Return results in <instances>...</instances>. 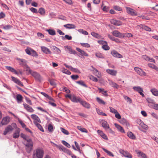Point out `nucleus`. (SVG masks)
Listing matches in <instances>:
<instances>
[{"label":"nucleus","mask_w":158,"mask_h":158,"mask_svg":"<svg viewBox=\"0 0 158 158\" xmlns=\"http://www.w3.org/2000/svg\"><path fill=\"white\" fill-rule=\"evenodd\" d=\"M44 152L42 148H38L36 149L33 154V158H43Z\"/></svg>","instance_id":"1"},{"label":"nucleus","mask_w":158,"mask_h":158,"mask_svg":"<svg viewBox=\"0 0 158 158\" xmlns=\"http://www.w3.org/2000/svg\"><path fill=\"white\" fill-rule=\"evenodd\" d=\"M24 143L26 147V150L27 152L28 153H30L33 147V143L32 140L31 139L29 138L27 139V140H24Z\"/></svg>","instance_id":"2"},{"label":"nucleus","mask_w":158,"mask_h":158,"mask_svg":"<svg viewBox=\"0 0 158 158\" xmlns=\"http://www.w3.org/2000/svg\"><path fill=\"white\" fill-rule=\"evenodd\" d=\"M16 126V124L15 123L12 124L11 125H9L6 127L3 131V134L6 135L7 134H10L11 133L14 129V128Z\"/></svg>","instance_id":"3"},{"label":"nucleus","mask_w":158,"mask_h":158,"mask_svg":"<svg viewBox=\"0 0 158 158\" xmlns=\"http://www.w3.org/2000/svg\"><path fill=\"white\" fill-rule=\"evenodd\" d=\"M28 69L29 73L31 74L36 81H41L42 80V78L39 73L36 72L32 71L31 69Z\"/></svg>","instance_id":"4"},{"label":"nucleus","mask_w":158,"mask_h":158,"mask_svg":"<svg viewBox=\"0 0 158 158\" xmlns=\"http://www.w3.org/2000/svg\"><path fill=\"white\" fill-rule=\"evenodd\" d=\"M134 69L137 73L140 76H145L146 75V73L142 69L139 67H135Z\"/></svg>","instance_id":"5"},{"label":"nucleus","mask_w":158,"mask_h":158,"mask_svg":"<svg viewBox=\"0 0 158 158\" xmlns=\"http://www.w3.org/2000/svg\"><path fill=\"white\" fill-rule=\"evenodd\" d=\"M65 97L69 98L73 102H79V99L76 98L73 94H66L65 95Z\"/></svg>","instance_id":"6"},{"label":"nucleus","mask_w":158,"mask_h":158,"mask_svg":"<svg viewBox=\"0 0 158 158\" xmlns=\"http://www.w3.org/2000/svg\"><path fill=\"white\" fill-rule=\"evenodd\" d=\"M10 121L9 116H6L3 118L0 123V126L5 125L8 124Z\"/></svg>","instance_id":"7"},{"label":"nucleus","mask_w":158,"mask_h":158,"mask_svg":"<svg viewBox=\"0 0 158 158\" xmlns=\"http://www.w3.org/2000/svg\"><path fill=\"white\" fill-rule=\"evenodd\" d=\"M25 51L27 54L33 56H35L37 55L36 52L29 47H27L25 49Z\"/></svg>","instance_id":"8"},{"label":"nucleus","mask_w":158,"mask_h":158,"mask_svg":"<svg viewBox=\"0 0 158 158\" xmlns=\"http://www.w3.org/2000/svg\"><path fill=\"white\" fill-rule=\"evenodd\" d=\"M126 10L127 12L132 16H136L137 15L136 11L130 7H126Z\"/></svg>","instance_id":"9"},{"label":"nucleus","mask_w":158,"mask_h":158,"mask_svg":"<svg viewBox=\"0 0 158 158\" xmlns=\"http://www.w3.org/2000/svg\"><path fill=\"white\" fill-rule=\"evenodd\" d=\"M111 54L114 57L121 58H122L123 56L122 55L118 53L117 51L115 50H113L111 52Z\"/></svg>","instance_id":"10"},{"label":"nucleus","mask_w":158,"mask_h":158,"mask_svg":"<svg viewBox=\"0 0 158 158\" xmlns=\"http://www.w3.org/2000/svg\"><path fill=\"white\" fill-rule=\"evenodd\" d=\"M20 132V128L17 127L13 134V138L14 139L18 138L19 136Z\"/></svg>","instance_id":"11"},{"label":"nucleus","mask_w":158,"mask_h":158,"mask_svg":"<svg viewBox=\"0 0 158 158\" xmlns=\"http://www.w3.org/2000/svg\"><path fill=\"white\" fill-rule=\"evenodd\" d=\"M64 49L65 51H68L69 53L71 54H75L77 53L76 52L72 49L71 47L69 46H65L64 47Z\"/></svg>","instance_id":"12"},{"label":"nucleus","mask_w":158,"mask_h":158,"mask_svg":"<svg viewBox=\"0 0 158 158\" xmlns=\"http://www.w3.org/2000/svg\"><path fill=\"white\" fill-rule=\"evenodd\" d=\"M119 152L125 157L128 158H131L132 157L131 155L127 151H125L121 149L119 150Z\"/></svg>","instance_id":"13"},{"label":"nucleus","mask_w":158,"mask_h":158,"mask_svg":"<svg viewBox=\"0 0 158 158\" xmlns=\"http://www.w3.org/2000/svg\"><path fill=\"white\" fill-rule=\"evenodd\" d=\"M12 80L15 83L18 84L19 85L21 86H23V85L22 82L19 80V79H18L17 78H15V77L11 76V77Z\"/></svg>","instance_id":"14"},{"label":"nucleus","mask_w":158,"mask_h":158,"mask_svg":"<svg viewBox=\"0 0 158 158\" xmlns=\"http://www.w3.org/2000/svg\"><path fill=\"white\" fill-rule=\"evenodd\" d=\"M137 123L139 124L142 128L143 129L147 130L148 128V126L147 125L144 124V123L141 120L139 119L137 120Z\"/></svg>","instance_id":"15"},{"label":"nucleus","mask_w":158,"mask_h":158,"mask_svg":"<svg viewBox=\"0 0 158 158\" xmlns=\"http://www.w3.org/2000/svg\"><path fill=\"white\" fill-rule=\"evenodd\" d=\"M112 34L113 35L119 38H122L123 36V34L117 30H115L112 32Z\"/></svg>","instance_id":"16"},{"label":"nucleus","mask_w":158,"mask_h":158,"mask_svg":"<svg viewBox=\"0 0 158 158\" xmlns=\"http://www.w3.org/2000/svg\"><path fill=\"white\" fill-rule=\"evenodd\" d=\"M80 103L84 107L88 109L90 107V105L85 101H83L80 99Z\"/></svg>","instance_id":"17"},{"label":"nucleus","mask_w":158,"mask_h":158,"mask_svg":"<svg viewBox=\"0 0 158 158\" xmlns=\"http://www.w3.org/2000/svg\"><path fill=\"white\" fill-rule=\"evenodd\" d=\"M111 24L116 26H121L122 24V23L120 21L112 19L110 20Z\"/></svg>","instance_id":"18"},{"label":"nucleus","mask_w":158,"mask_h":158,"mask_svg":"<svg viewBox=\"0 0 158 158\" xmlns=\"http://www.w3.org/2000/svg\"><path fill=\"white\" fill-rule=\"evenodd\" d=\"M23 105L24 108L29 112H33L34 111V110L31 107L29 106L26 103H23Z\"/></svg>","instance_id":"19"},{"label":"nucleus","mask_w":158,"mask_h":158,"mask_svg":"<svg viewBox=\"0 0 158 158\" xmlns=\"http://www.w3.org/2000/svg\"><path fill=\"white\" fill-rule=\"evenodd\" d=\"M106 71L107 73L113 76H116L117 73V71L114 70L107 69Z\"/></svg>","instance_id":"20"},{"label":"nucleus","mask_w":158,"mask_h":158,"mask_svg":"<svg viewBox=\"0 0 158 158\" xmlns=\"http://www.w3.org/2000/svg\"><path fill=\"white\" fill-rule=\"evenodd\" d=\"M6 67L7 69L10 72L13 73L16 75L19 74V73L14 68L10 66H6Z\"/></svg>","instance_id":"21"},{"label":"nucleus","mask_w":158,"mask_h":158,"mask_svg":"<svg viewBox=\"0 0 158 158\" xmlns=\"http://www.w3.org/2000/svg\"><path fill=\"white\" fill-rule=\"evenodd\" d=\"M41 49L42 51L46 54H51V52L50 51V50L45 47L42 46L41 47Z\"/></svg>","instance_id":"22"},{"label":"nucleus","mask_w":158,"mask_h":158,"mask_svg":"<svg viewBox=\"0 0 158 158\" xmlns=\"http://www.w3.org/2000/svg\"><path fill=\"white\" fill-rule=\"evenodd\" d=\"M57 147L60 151H62L66 153H67L69 151V149L65 148L62 145L57 146Z\"/></svg>","instance_id":"23"},{"label":"nucleus","mask_w":158,"mask_h":158,"mask_svg":"<svg viewBox=\"0 0 158 158\" xmlns=\"http://www.w3.org/2000/svg\"><path fill=\"white\" fill-rule=\"evenodd\" d=\"M109 84L110 85L114 88L118 89L119 87L118 85L111 81H110Z\"/></svg>","instance_id":"24"},{"label":"nucleus","mask_w":158,"mask_h":158,"mask_svg":"<svg viewBox=\"0 0 158 158\" xmlns=\"http://www.w3.org/2000/svg\"><path fill=\"white\" fill-rule=\"evenodd\" d=\"M102 127L106 130H107L108 128H109V124L106 121L104 120L102 121Z\"/></svg>","instance_id":"25"},{"label":"nucleus","mask_w":158,"mask_h":158,"mask_svg":"<svg viewBox=\"0 0 158 158\" xmlns=\"http://www.w3.org/2000/svg\"><path fill=\"white\" fill-rule=\"evenodd\" d=\"M33 123L40 131L43 132L44 131V130L43 128L40 124L38 123L35 121H33Z\"/></svg>","instance_id":"26"},{"label":"nucleus","mask_w":158,"mask_h":158,"mask_svg":"<svg viewBox=\"0 0 158 158\" xmlns=\"http://www.w3.org/2000/svg\"><path fill=\"white\" fill-rule=\"evenodd\" d=\"M139 27L142 29L145 30L149 31H151V28L146 26H145L142 24H140L139 25Z\"/></svg>","instance_id":"27"},{"label":"nucleus","mask_w":158,"mask_h":158,"mask_svg":"<svg viewBox=\"0 0 158 158\" xmlns=\"http://www.w3.org/2000/svg\"><path fill=\"white\" fill-rule=\"evenodd\" d=\"M150 91L154 96H158V90L156 88H152L150 89Z\"/></svg>","instance_id":"28"},{"label":"nucleus","mask_w":158,"mask_h":158,"mask_svg":"<svg viewBox=\"0 0 158 158\" xmlns=\"http://www.w3.org/2000/svg\"><path fill=\"white\" fill-rule=\"evenodd\" d=\"M114 125L119 131H120L121 133H125V131L123 129V128L122 127L116 123H115Z\"/></svg>","instance_id":"29"},{"label":"nucleus","mask_w":158,"mask_h":158,"mask_svg":"<svg viewBox=\"0 0 158 158\" xmlns=\"http://www.w3.org/2000/svg\"><path fill=\"white\" fill-rule=\"evenodd\" d=\"M31 117L32 119L36 120L37 122L41 123V121L39 117L35 114H33L31 115Z\"/></svg>","instance_id":"30"},{"label":"nucleus","mask_w":158,"mask_h":158,"mask_svg":"<svg viewBox=\"0 0 158 158\" xmlns=\"http://www.w3.org/2000/svg\"><path fill=\"white\" fill-rule=\"evenodd\" d=\"M127 136L131 139H136V137L133 133L131 131L128 132L127 133Z\"/></svg>","instance_id":"31"},{"label":"nucleus","mask_w":158,"mask_h":158,"mask_svg":"<svg viewBox=\"0 0 158 158\" xmlns=\"http://www.w3.org/2000/svg\"><path fill=\"white\" fill-rule=\"evenodd\" d=\"M64 26L66 28L69 29H73L75 28V26L74 25L71 24H65L64 25Z\"/></svg>","instance_id":"32"},{"label":"nucleus","mask_w":158,"mask_h":158,"mask_svg":"<svg viewBox=\"0 0 158 158\" xmlns=\"http://www.w3.org/2000/svg\"><path fill=\"white\" fill-rule=\"evenodd\" d=\"M148 66L152 69H155L156 71L158 72V67L155 64L152 63H148Z\"/></svg>","instance_id":"33"},{"label":"nucleus","mask_w":158,"mask_h":158,"mask_svg":"<svg viewBox=\"0 0 158 158\" xmlns=\"http://www.w3.org/2000/svg\"><path fill=\"white\" fill-rule=\"evenodd\" d=\"M54 52L57 54H59L60 53L61 51V50L58 48L56 46H53L52 48Z\"/></svg>","instance_id":"34"},{"label":"nucleus","mask_w":158,"mask_h":158,"mask_svg":"<svg viewBox=\"0 0 158 158\" xmlns=\"http://www.w3.org/2000/svg\"><path fill=\"white\" fill-rule=\"evenodd\" d=\"M98 89L99 90V93H101L104 95L105 96H107L108 95L107 93V91H105L104 89H101L100 88H98Z\"/></svg>","instance_id":"35"},{"label":"nucleus","mask_w":158,"mask_h":158,"mask_svg":"<svg viewBox=\"0 0 158 158\" xmlns=\"http://www.w3.org/2000/svg\"><path fill=\"white\" fill-rule=\"evenodd\" d=\"M46 31L48 32L49 34L52 35H56V32L53 29H47Z\"/></svg>","instance_id":"36"},{"label":"nucleus","mask_w":158,"mask_h":158,"mask_svg":"<svg viewBox=\"0 0 158 158\" xmlns=\"http://www.w3.org/2000/svg\"><path fill=\"white\" fill-rule=\"evenodd\" d=\"M23 99V97L22 96L19 94H18L16 97V100L17 102L19 103H20Z\"/></svg>","instance_id":"37"},{"label":"nucleus","mask_w":158,"mask_h":158,"mask_svg":"<svg viewBox=\"0 0 158 158\" xmlns=\"http://www.w3.org/2000/svg\"><path fill=\"white\" fill-rule=\"evenodd\" d=\"M93 70L94 71V74L95 75L97 76L98 77H101L100 74L98 71L95 68L93 67Z\"/></svg>","instance_id":"38"},{"label":"nucleus","mask_w":158,"mask_h":158,"mask_svg":"<svg viewBox=\"0 0 158 158\" xmlns=\"http://www.w3.org/2000/svg\"><path fill=\"white\" fill-rule=\"evenodd\" d=\"M102 149L105 152L107 153L108 155L113 157L114 156V155L111 152L104 148H102Z\"/></svg>","instance_id":"39"},{"label":"nucleus","mask_w":158,"mask_h":158,"mask_svg":"<svg viewBox=\"0 0 158 158\" xmlns=\"http://www.w3.org/2000/svg\"><path fill=\"white\" fill-rule=\"evenodd\" d=\"M133 89L135 91L139 92V91H142L143 89L140 86H134L133 87Z\"/></svg>","instance_id":"40"},{"label":"nucleus","mask_w":158,"mask_h":158,"mask_svg":"<svg viewBox=\"0 0 158 158\" xmlns=\"http://www.w3.org/2000/svg\"><path fill=\"white\" fill-rule=\"evenodd\" d=\"M138 154L139 155V158H147L146 155L141 152H138Z\"/></svg>","instance_id":"41"},{"label":"nucleus","mask_w":158,"mask_h":158,"mask_svg":"<svg viewBox=\"0 0 158 158\" xmlns=\"http://www.w3.org/2000/svg\"><path fill=\"white\" fill-rule=\"evenodd\" d=\"M38 12L41 15H44L45 14V9L43 8H41L39 9Z\"/></svg>","instance_id":"42"},{"label":"nucleus","mask_w":158,"mask_h":158,"mask_svg":"<svg viewBox=\"0 0 158 158\" xmlns=\"http://www.w3.org/2000/svg\"><path fill=\"white\" fill-rule=\"evenodd\" d=\"M62 37L63 40L67 39L69 40H70L72 39V37L71 36L67 35H65L64 36H62Z\"/></svg>","instance_id":"43"},{"label":"nucleus","mask_w":158,"mask_h":158,"mask_svg":"<svg viewBox=\"0 0 158 158\" xmlns=\"http://www.w3.org/2000/svg\"><path fill=\"white\" fill-rule=\"evenodd\" d=\"M95 56L97 57L100 58L104 59L105 58L103 55L99 52L96 53H95Z\"/></svg>","instance_id":"44"},{"label":"nucleus","mask_w":158,"mask_h":158,"mask_svg":"<svg viewBox=\"0 0 158 158\" xmlns=\"http://www.w3.org/2000/svg\"><path fill=\"white\" fill-rule=\"evenodd\" d=\"M123 97L125 100H126L129 103H132V101L131 99L129 97L124 95L123 96Z\"/></svg>","instance_id":"45"},{"label":"nucleus","mask_w":158,"mask_h":158,"mask_svg":"<svg viewBox=\"0 0 158 158\" xmlns=\"http://www.w3.org/2000/svg\"><path fill=\"white\" fill-rule=\"evenodd\" d=\"M80 85L85 88H87L88 87L85 82L83 81H80Z\"/></svg>","instance_id":"46"},{"label":"nucleus","mask_w":158,"mask_h":158,"mask_svg":"<svg viewBox=\"0 0 158 158\" xmlns=\"http://www.w3.org/2000/svg\"><path fill=\"white\" fill-rule=\"evenodd\" d=\"M102 48L105 50H108L110 49L109 47L107 45V43L103 45L102 46Z\"/></svg>","instance_id":"47"},{"label":"nucleus","mask_w":158,"mask_h":158,"mask_svg":"<svg viewBox=\"0 0 158 158\" xmlns=\"http://www.w3.org/2000/svg\"><path fill=\"white\" fill-rule=\"evenodd\" d=\"M98 102L100 104H102L105 105L106 103L102 99H101L98 97H97L96 98Z\"/></svg>","instance_id":"48"},{"label":"nucleus","mask_w":158,"mask_h":158,"mask_svg":"<svg viewBox=\"0 0 158 158\" xmlns=\"http://www.w3.org/2000/svg\"><path fill=\"white\" fill-rule=\"evenodd\" d=\"M80 53L82 56H88V54L85 51L80 49Z\"/></svg>","instance_id":"49"},{"label":"nucleus","mask_w":158,"mask_h":158,"mask_svg":"<svg viewBox=\"0 0 158 158\" xmlns=\"http://www.w3.org/2000/svg\"><path fill=\"white\" fill-rule=\"evenodd\" d=\"M122 37H132L133 35L130 33H126L125 34H123Z\"/></svg>","instance_id":"50"},{"label":"nucleus","mask_w":158,"mask_h":158,"mask_svg":"<svg viewBox=\"0 0 158 158\" xmlns=\"http://www.w3.org/2000/svg\"><path fill=\"white\" fill-rule=\"evenodd\" d=\"M60 129L62 132H63L64 134L66 135H68L69 134V132L68 131L65 130V129H64V128L61 127L60 128Z\"/></svg>","instance_id":"51"},{"label":"nucleus","mask_w":158,"mask_h":158,"mask_svg":"<svg viewBox=\"0 0 158 158\" xmlns=\"http://www.w3.org/2000/svg\"><path fill=\"white\" fill-rule=\"evenodd\" d=\"M97 112L100 115H102V116H106V114L105 113L103 112L102 111L98 110H97Z\"/></svg>","instance_id":"52"},{"label":"nucleus","mask_w":158,"mask_h":158,"mask_svg":"<svg viewBox=\"0 0 158 158\" xmlns=\"http://www.w3.org/2000/svg\"><path fill=\"white\" fill-rule=\"evenodd\" d=\"M75 146L76 147H75L73 145H72L73 148L75 150H76L77 149H77V150H79V146H78V143L76 142L75 141L74 142Z\"/></svg>","instance_id":"53"},{"label":"nucleus","mask_w":158,"mask_h":158,"mask_svg":"<svg viewBox=\"0 0 158 158\" xmlns=\"http://www.w3.org/2000/svg\"><path fill=\"white\" fill-rule=\"evenodd\" d=\"M48 81L49 82L51 85L52 86L56 85V83L54 79H49L48 80Z\"/></svg>","instance_id":"54"},{"label":"nucleus","mask_w":158,"mask_h":158,"mask_svg":"<svg viewBox=\"0 0 158 158\" xmlns=\"http://www.w3.org/2000/svg\"><path fill=\"white\" fill-rule=\"evenodd\" d=\"M146 100L148 103L154 104V100L151 98H148Z\"/></svg>","instance_id":"55"},{"label":"nucleus","mask_w":158,"mask_h":158,"mask_svg":"<svg viewBox=\"0 0 158 158\" xmlns=\"http://www.w3.org/2000/svg\"><path fill=\"white\" fill-rule=\"evenodd\" d=\"M110 112L112 113H113L114 114H115L118 112L116 109H114L112 107H110Z\"/></svg>","instance_id":"56"},{"label":"nucleus","mask_w":158,"mask_h":158,"mask_svg":"<svg viewBox=\"0 0 158 158\" xmlns=\"http://www.w3.org/2000/svg\"><path fill=\"white\" fill-rule=\"evenodd\" d=\"M62 72L68 75H70L71 72L67 69H64L62 70Z\"/></svg>","instance_id":"57"},{"label":"nucleus","mask_w":158,"mask_h":158,"mask_svg":"<svg viewBox=\"0 0 158 158\" xmlns=\"http://www.w3.org/2000/svg\"><path fill=\"white\" fill-rule=\"evenodd\" d=\"M89 78L90 80H91L95 82H97L98 81V80L96 77L92 75H91L89 76Z\"/></svg>","instance_id":"58"},{"label":"nucleus","mask_w":158,"mask_h":158,"mask_svg":"<svg viewBox=\"0 0 158 158\" xmlns=\"http://www.w3.org/2000/svg\"><path fill=\"white\" fill-rule=\"evenodd\" d=\"M62 143L64 145H65L68 148H69L71 147L70 145L65 141L63 140L62 141Z\"/></svg>","instance_id":"59"},{"label":"nucleus","mask_w":158,"mask_h":158,"mask_svg":"<svg viewBox=\"0 0 158 158\" xmlns=\"http://www.w3.org/2000/svg\"><path fill=\"white\" fill-rule=\"evenodd\" d=\"M33 13H38L37 10L33 7H31L29 9Z\"/></svg>","instance_id":"60"},{"label":"nucleus","mask_w":158,"mask_h":158,"mask_svg":"<svg viewBox=\"0 0 158 158\" xmlns=\"http://www.w3.org/2000/svg\"><path fill=\"white\" fill-rule=\"evenodd\" d=\"M91 35L94 37L97 38H98L99 37V35L94 32H92L91 33Z\"/></svg>","instance_id":"61"},{"label":"nucleus","mask_w":158,"mask_h":158,"mask_svg":"<svg viewBox=\"0 0 158 158\" xmlns=\"http://www.w3.org/2000/svg\"><path fill=\"white\" fill-rule=\"evenodd\" d=\"M80 32L85 35H87L88 34V32L87 31L82 29H80Z\"/></svg>","instance_id":"62"},{"label":"nucleus","mask_w":158,"mask_h":158,"mask_svg":"<svg viewBox=\"0 0 158 158\" xmlns=\"http://www.w3.org/2000/svg\"><path fill=\"white\" fill-rule=\"evenodd\" d=\"M49 16L51 18H53L56 16V14L53 12H51L49 13Z\"/></svg>","instance_id":"63"},{"label":"nucleus","mask_w":158,"mask_h":158,"mask_svg":"<svg viewBox=\"0 0 158 158\" xmlns=\"http://www.w3.org/2000/svg\"><path fill=\"white\" fill-rule=\"evenodd\" d=\"M48 128L49 131L51 132H52L53 131V127L52 125L51 124L48 125Z\"/></svg>","instance_id":"64"}]
</instances>
